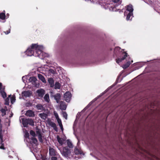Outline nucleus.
Wrapping results in <instances>:
<instances>
[{
    "label": "nucleus",
    "instance_id": "1",
    "mask_svg": "<svg viewBox=\"0 0 160 160\" xmlns=\"http://www.w3.org/2000/svg\"><path fill=\"white\" fill-rule=\"evenodd\" d=\"M44 47L42 45H39L37 44H32L29 47L25 53L28 56L33 55L38 57L41 59L47 56V54L42 52Z\"/></svg>",
    "mask_w": 160,
    "mask_h": 160
},
{
    "label": "nucleus",
    "instance_id": "2",
    "mask_svg": "<svg viewBox=\"0 0 160 160\" xmlns=\"http://www.w3.org/2000/svg\"><path fill=\"white\" fill-rule=\"evenodd\" d=\"M59 149L60 150L62 155L65 157L67 158H70L73 157L72 154V150L69 149L68 147H64L62 150L60 149Z\"/></svg>",
    "mask_w": 160,
    "mask_h": 160
},
{
    "label": "nucleus",
    "instance_id": "3",
    "mask_svg": "<svg viewBox=\"0 0 160 160\" xmlns=\"http://www.w3.org/2000/svg\"><path fill=\"white\" fill-rule=\"evenodd\" d=\"M133 9L132 6L130 4L127 6L126 11L124 13V16H127L126 20L127 21L131 20L133 17Z\"/></svg>",
    "mask_w": 160,
    "mask_h": 160
},
{
    "label": "nucleus",
    "instance_id": "4",
    "mask_svg": "<svg viewBox=\"0 0 160 160\" xmlns=\"http://www.w3.org/2000/svg\"><path fill=\"white\" fill-rule=\"evenodd\" d=\"M97 1L94 3H97L98 2L99 4L101 5L102 7L107 9L108 8L110 11H112L113 6L110 4L105 3L106 0H96Z\"/></svg>",
    "mask_w": 160,
    "mask_h": 160
},
{
    "label": "nucleus",
    "instance_id": "5",
    "mask_svg": "<svg viewBox=\"0 0 160 160\" xmlns=\"http://www.w3.org/2000/svg\"><path fill=\"white\" fill-rule=\"evenodd\" d=\"M64 99L67 102H69L71 98V94L69 92H66L64 95Z\"/></svg>",
    "mask_w": 160,
    "mask_h": 160
},
{
    "label": "nucleus",
    "instance_id": "6",
    "mask_svg": "<svg viewBox=\"0 0 160 160\" xmlns=\"http://www.w3.org/2000/svg\"><path fill=\"white\" fill-rule=\"evenodd\" d=\"M74 152L76 155H80L81 156L84 155L83 152L81 150V148L79 146L75 147L74 150Z\"/></svg>",
    "mask_w": 160,
    "mask_h": 160
},
{
    "label": "nucleus",
    "instance_id": "7",
    "mask_svg": "<svg viewBox=\"0 0 160 160\" xmlns=\"http://www.w3.org/2000/svg\"><path fill=\"white\" fill-rule=\"evenodd\" d=\"M122 55L124 56L123 57L121 58H119L117 59L116 62L117 63L119 64V62L125 59H126L127 60L128 58H129V56L127 55L128 54L126 52L123 53Z\"/></svg>",
    "mask_w": 160,
    "mask_h": 160
},
{
    "label": "nucleus",
    "instance_id": "8",
    "mask_svg": "<svg viewBox=\"0 0 160 160\" xmlns=\"http://www.w3.org/2000/svg\"><path fill=\"white\" fill-rule=\"evenodd\" d=\"M49 153L51 156H53V157L60 156L56 151L52 148H49Z\"/></svg>",
    "mask_w": 160,
    "mask_h": 160
},
{
    "label": "nucleus",
    "instance_id": "9",
    "mask_svg": "<svg viewBox=\"0 0 160 160\" xmlns=\"http://www.w3.org/2000/svg\"><path fill=\"white\" fill-rule=\"evenodd\" d=\"M36 132L37 135L38 136V138L39 141L42 142L43 140L42 138V136L41 135V132L40 129L37 128L36 129Z\"/></svg>",
    "mask_w": 160,
    "mask_h": 160
},
{
    "label": "nucleus",
    "instance_id": "10",
    "mask_svg": "<svg viewBox=\"0 0 160 160\" xmlns=\"http://www.w3.org/2000/svg\"><path fill=\"white\" fill-rule=\"evenodd\" d=\"M32 92L30 91H25L22 92V96L25 98L31 96Z\"/></svg>",
    "mask_w": 160,
    "mask_h": 160
},
{
    "label": "nucleus",
    "instance_id": "11",
    "mask_svg": "<svg viewBox=\"0 0 160 160\" xmlns=\"http://www.w3.org/2000/svg\"><path fill=\"white\" fill-rule=\"evenodd\" d=\"M60 107L61 110H65L66 109L67 106L64 102L61 101L60 102Z\"/></svg>",
    "mask_w": 160,
    "mask_h": 160
},
{
    "label": "nucleus",
    "instance_id": "12",
    "mask_svg": "<svg viewBox=\"0 0 160 160\" xmlns=\"http://www.w3.org/2000/svg\"><path fill=\"white\" fill-rule=\"evenodd\" d=\"M25 115L29 117H33L34 116V114L33 112L31 110L27 111L25 113Z\"/></svg>",
    "mask_w": 160,
    "mask_h": 160
},
{
    "label": "nucleus",
    "instance_id": "13",
    "mask_svg": "<svg viewBox=\"0 0 160 160\" xmlns=\"http://www.w3.org/2000/svg\"><path fill=\"white\" fill-rule=\"evenodd\" d=\"M55 99L56 101L58 103L59 100L61 98V95L60 93H58L54 95Z\"/></svg>",
    "mask_w": 160,
    "mask_h": 160
},
{
    "label": "nucleus",
    "instance_id": "14",
    "mask_svg": "<svg viewBox=\"0 0 160 160\" xmlns=\"http://www.w3.org/2000/svg\"><path fill=\"white\" fill-rule=\"evenodd\" d=\"M38 77L39 79L41 80L43 83H46V81L44 77L42 74H38Z\"/></svg>",
    "mask_w": 160,
    "mask_h": 160
},
{
    "label": "nucleus",
    "instance_id": "15",
    "mask_svg": "<svg viewBox=\"0 0 160 160\" xmlns=\"http://www.w3.org/2000/svg\"><path fill=\"white\" fill-rule=\"evenodd\" d=\"M22 120V124L24 127H27L28 125V119H24L22 118L21 119Z\"/></svg>",
    "mask_w": 160,
    "mask_h": 160
},
{
    "label": "nucleus",
    "instance_id": "16",
    "mask_svg": "<svg viewBox=\"0 0 160 160\" xmlns=\"http://www.w3.org/2000/svg\"><path fill=\"white\" fill-rule=\"evenodd\" d=\"M57 138L59 144H60L61 145H63L64 140L63 139L60 138L58 136H57Z\"/></svg>",
    "mask_w": 160,
    "mask_h": 160
},
{
    "label": "nucleus",
    "instance_id": "17",
    "mask_svg": "<svg viewBox=\"0 0 160 160\" xmlns=\"http://www.w3.org/2000/svg\"><path fill=\"white\" fill-rule=\"evenodd\" d=\"M48 81L50 84L51 87H53L54 86V80L52 78H49L48 79Z\"/></svg>",
    "mask_w": 160,
    "mask_h": 160
},
{
    "label": "nucleus",
    "instance_id": "18",
    "mask_svg": "<svg viewBox=\"0 0 160 160\" xmlns=\"http://www.w3.org/2000/svg\"><path fill=\"white\" fill-rule=\"evenodd\" d=\"M44 90L42 89H40L37 91V92L38 95L40 97H42L44 94Z\"/></svg>",
    "mask_w": 160,
    "mask_h": 160
},
{
    "label": "nucleus",
    "instance_id": "19",
    "mask_svg": "<svg viewBox=\"0 0 160 160\" xmlns=\"http://www.w3.org/2000/svg\"><path fill=\"white\" fill-rule=\"evenodd\" d=\"M36 81L37 78L34 77H30L29 79V82L32 84L35 83Z\"/></svg>",
    "mask_w": 160,
    "mask_h": 160
},
{
    "label": "nucleus",
    "instance_id": "20",
    "mask_svg": "<svg viewBox=\"0 0 160 160\" xmlns=\"http://www.w3.org/2000/svg\"><path fill=\"white\" fill-rule=\"evenodd\" d=\"M57 121V122L58 123V124L59 126L60 127L62 131H63V126L62 123V122L61 120L59 118L56 119Z\"/></svg>",
    "mask_w": 160,
    "mask_h": 160
},
{
    "label": "nucleus",
    "instance_id": "21",
    "mask_svg": "<svg viewBox=\"0 0 160 160\" xmlns=\"http://www.w3.org/2000/svg\"><path fill=\"white\" fill-rule=\"evenodd\" d=\"M39 116L42 119L45 120L47 117V115L44 113H41L39 114Z\"/></svg>",
    "mask_w": 160,
    "mask_h": 160
},
{
    "label": "nucleus",
    "instance_id": "22",
    "mask_svg": "<svg viewBox=\"0 0 160 160\" xmlns=\"http://www.w3.org/2000/svg\"><path fill=\"white\" fill-rule=\"evenodd\" d=\"M50 124L56 131H58V128L55 123L52 122H50Z\"/></svg>",
    "mask_w": 160,
    "mask_h": 160
},
{
    "label": "nucleus",
    "instance_id": "23",
    "mask_svg": "<svg viewBox=\"0 0 160 160\" xmlns=\"http://www.w3.org/2000/svg\"><path fill=\"white\" fill-rule=\"evenodd\" d=\"M67 144L68 146L70 148H72L73 147L72 144L70 140H67Z\"/></svg>",
    "mask_w": 160,
    "mask_h": 160
},
{
    "label": "nucleus",
    "instance_id": "24",
    "mask_svg": "<svg viewBox=\"0 0 160 160\" xmlns=\"http://www.w3.org/2000/svg\"><path fill=\"white\" fill-rule=\"evenodd\" d=\"M44 99L46 101L49 102L50 100L49 94H45L44 97Z\"/></svg>",
    "mask_w": 160,
    "mask_h": 160
},
{
    "label": "nucleus",
    "instance_id": "25",
    "mask_svg": "<svg viewBox=\"0 0 160 160\" xmlns=\"http://www.w3.org/2000/svg\"><path fill=\"white\" fill-rule=\"evenodd\" d=\"M61 158L60 156H54L52 157L51 160H61Z\"/></svg>",
    "mask_w": 160,
    "mask_h": 160
},
{
    "label": "nucleus",
    "instance_id": "26",
    "mask_svg": "<svg viewBox=\"0 0 160 160\" xmlns=\"http://www.w3.org/2000/svg\"><path fill=\"white\" fill-rule=\"evenodd\" d=\"M131 63V62H130V61H128L127 62L126 64L123 66L122 68L124 69L126 68L129 66Z\"/></svg>",
    "mask_w": 160,
    "mask_h": 160
},
{
    "label": "nucleus",
    "instance_id": "27",
    "mask_svg": "<svg viewBox=\"0 0 160 160\" xmlns=\"http://www.w3.org/2000/svg\"><path fill=\"white\" fill-rule=\"evenodd\" d=\"M61 87L60 84L58 82H56L54 85V88L56 89H60Z\"/></svg>",
    "mask_w": 160,
    "mask_h": 160
},
{
    "label": "nucleus",
    "instance_id": "28",
    "mask_svg": "<svg viewBox=\"0 0 160 160\" xmlns=\"http://www.w3.org/2000/svg\"><path fill=\"white\" fill-rule=\"evenodd\" d=\"M11 95H9L8 98L5 100V104L6 105H9V98L11 97Z\"/></svg>",
    "mask_w": 160,
    "mask_h": 160
},
{
    "label": "nucleus",
    "instance_id": "29",
    "mask_svg": "<svg viewBox=\"0 0 160 160\" xmlns=\"http://www.w3.org/2000/svg\"><path fill=\"white\" fill-rule=\"evenodd\" d=\"M28 124L31 126L34 125V122L33 120L31 119H28Z\"/></svg>",
    "mask_w": 160,
    "mask_h": 160
},
{
    "label": "nucleus",
    "instance_id": "30",
    "mask_svg": "<svg viewBox=\"0 0 160 160\" xmlns=\"http://www.w3.org/2000/svg\"><path fill=\"white\" fill-rule=\"evenodd\" d=\"M37 142L38 141L37 139L34 137L32 138L31 139V142L34 144L35 145H37Z\"/></svg>",
    "mask_w": 160,
    "mask_h": 160
},
{
    "label": "nucleus",
    "instance_id": "31",
    "mask_svg": "<svg viewBox=\"0 0 160 160\" xmlns=\"http://www.w3.org/2000/svg\"><path fill=\"white\" fill-rule=\"evenodd\" d=\"M0 92L3 98H4L6 97V93L4 92L3 89L0 91Z\"/></svg>",
    "mask_w": 160,
    "mask_h": 160
},
{
    "label": "nucleus",
    "instance_id": "32",
    "mask_svg": "<svg viewBox=\"0 0 160 160\" xmlns=\"http://www.w3.org/2000/svg\"><path fill=\"white\" fill-rule=\"evenodd\" d=\"M36 107L38 110H43V108L41 104H38L36 106Z\"/></svg>",
    "mask_w": 160,
    "mask_h": 160
},
{
    "label": "nucleus",
    "instance_id": "33",
    "mask_svg": "<svg viewBox=\"0 0 160 160\" xmlns=\"http://www.w3.org/2000/svg\"><path fill=\"white\" fill-rule=\"evenodd\" d=\"M5 18V15L4 13H0V18L4 20Z\"/></svg>",
    "mask_w": 160,
    "mask_h": 160
},
{
    "label": "nucleus",
    "instance_id": "34",
    "mask_svg": "<svg viewBox=\"0 0 160 160\" xmlns=\"http://www.w3.org/2000/svg\"><path fill=\"white\" fill-rule=\"evenodd\" d=\"M7 110V109L6 107L4 109H2L1 110V111L2 113V116H4L6 114V112Z\"/></svg>",
    "mask_w": 160,
    "mask_h": 160
},
{
    "label": "nucleus",
    "instance_id": "35",
    "mask_svg": "<svg viewBox=\"0 0 160 160\" xmlns=\"http://www.w3.org/2000/svg\"><path fill=\"white\" fill-rule=\"evenodd\" d=\"M11 99V102L12 104H13L15 101V97L14 95H13L12 97L10 98Z\"/></svg>",
    "mask_w": 160,
    "mask_h": 160
},
{
    "label": "nucleus",
    "instance_id": "36",
    "mask_svg": "<svg viewBox=\"0 0 160 160\" xmlns=\"http://www.w3.org/2000/svg\"><path fill=\"white\" fill-rule=\"evenodd\" d=\"M48 73L50 74H54L55 73V72L54 70L53 69H50L48 71Z\"/></svg>",
    "mask_w": 160,
    "mask_h": 160
},
{
    "label": "nucleus",
    "instance_id": "37",
    "mask_svg": "<svg viewBox=\"0 0 160 160\" xmlns=\"http://www.w3.org/2000/svg\"><path fill=\"white\" fill-rule=\"evenodd\" d=\"M2 126L0 125V139L2 140L3 136L2 133Z\"/></svg>",
    "mask_w": 160,
    "mask_h": 160
},
{
    "label": "nucleus",
    "instance_id": "38",
    "mask_svg": "<svg viewBox=\"0 0 160 160\" xmlns=\"http://www.w3.org/2000/svg\"><path fill=\"white\" fill-rule=\"evenodd\" d=\"M0 140L1 141V142H0V144H1L2 145L0 147V148L3 149H4L5 148L4 147V144L3 143H2V142H3V139H2V140L1 139H0Z\"/></svg>",
    "mask_w": 160,
    "mask_h": 160
},
{
    "label": "nucleus",
    "instance_id": "39",
    "mask_svg": "<svg viewBox=\"0 0 160 160\" xmlns=\"http://www.w3.org/2000/svg\"><path fill=\"white\" fill-rule=\"evenodd\" d=\"M30 135L33 137H35L36 136L35 132L32 130L30 131Z\"/></svg>",
    "mask_w": 160,
    "mask_h": 160
},
{
    "label": "nucleus",
    "instance_id": "40",
    "mask_svg": "<svg viewBox=\"0 0 160 160\" xmlns=\"http://www.w3.org/2000/svg\"><path fill=\"white\" fill-rule=\"evenodd\" d=\"M63 116L66 119H67V114L65 112H63L62 113Z\"/></svg>",
    "mask_w": 160,
    "mask_h": 160
},
{
    "label": "nucleus",
    "instance_id": "41",
    "mask_svg": "<svg viewBox=\"0 0 160 160\" xmlns=\"http://www.w3.org/2000/svg\"><path fill=\"white\" fill-rule=\"evenodd\" d=\"M54 115L56 119H57V118H59L58 114L56 112H55V111L54 112Z\"/></svg>",
    "mask_w": 160,
    "mask_h": 160
},
{
    "label": "nucleus",
    "instance_id": "42",
    "mask_svg": "<svg viewBox=\"0 0 160 160\" xmlns=\"http://www.w3.org/2000/svg\"><path fill=\"white\" fill-rule=\"evenodd\" d=\"M25 137L26 138H28L29 136V134L28 132L27 131H26L25 132V134L24 135Z\"/></svg>",
    "mask_w": 160,
    "mask_h": 160
},
{
    "label": "nucleus",
    "instance_id": "43",
    "mask_svg": "<svg viewBox=\"0 0 160 160\" xmlns=\"http://www.w3.org/2000/svg\"><path fill=\"white\" fill-rule=\"evenodd\" d=\"M40 159L42 160H46V157L44 156H43L41 154L40 155Z\"/></svg>",
    "mask_w": 160,
    "mask_h": 160
},
{
    "label": "nucleus",
    "instance_id": "44",
    "mask_svg": "<svg viewBox=\"0 0 160 160\" xmlns=\"http://www.w3.org/2000/svg\"><path fill=\"white\" fill-rule=\"evenodd\" d=\"M5 33V34H9V33H10V29L9 28V30L7 32H4Z\"/></svg>",
    "mask_w": 160,
    "mask_h": 160
},
{
    "label": "nucleus",
    "instance_id": "45",
    "mask_svg": "<svg viewBox=\"0 0 160 160\" xmlns=\"http://www.w3.org/2000/svg\"><path fill=\"white\" fill-rule=\"evenodd\" d=\"M26 79V77L25 76H23L22 77V79L24 82L25 83V79Z\"/></svg>",
    "mask_w": 160,
    "mask_h": 160
},
{
    "label": "nucleus",
    "instance_id": "46",
    "mask_svg": "<svg viewBox=\"0 0 160 160\" xmlns=\"http://www.w3.org/2000/svg\"><path fill=\"white\" fill-rule=\"evenodd\" d=\"M2 84L1 83H0V91L3 89L2 88Z\"/></svg>",
    "mask_w": 160,
    "mask_h": 160
},
{
    "label": "nucleus",
    "instance_id": "47",
    "mask_svg": "<svg viewBox=\"0 0 160 160\" xmlns=\"http://www.w3.org/2000/svg\"><path fill=\"white\" fill-rule=\"evenodd\" d=\"M120 0H112V1L114 2H118Z\"/></svg>",
    "mask_w": 160,
    "mask_h": 160
},
{
    "label": "nucleus",
    "instance_id": "48",
    "mask_svg": "<svg viewBox=\"0 0 160 160\" xmlns=\"http://www.w3.org/2000/svg\"><path fill=\"white\" fill-rule=\"evenodd\" d=\"M120 48L119 47H117L115 48V51H116V50H118L120 49Z\"/></svg>",
    "mask_w": 160,
    "mask_h": 160
},
{
    "label": "nucleus",
    "instance_id": "49",
    "mask_svg": "<svg viewBox=\"0 0 160 160\" xmlns=\"http://www.w3.org/2000/svg\"><path fill=\"white\" fill-rule=\"evenodd\" d=\"M11 115L10 116H9L10 117H12V115H13V114L12 113V112H11Z\"/></svg>",
    "mask_w": 160,
    "mask_h": 160
}]
</instances>
